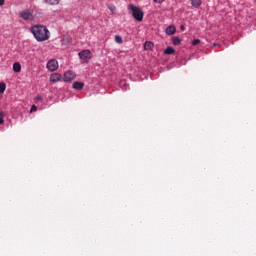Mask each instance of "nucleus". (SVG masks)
<instances>
[{
  "instance_id": "1",
  "label": "nucleus",
  "mask_w": 256,
  "mask_h": 256,
  "mask_svg": "<svg viewBox=\"0 0 256 256\" xmlns=\"http://www.w3.org/2000/svg\"><path fill=\"white\" fill-rule=\"evenodd\" d=\"M30 32L32 33L34 39L39 43H43V41H49L51 37V32L45 25L36 24L30 28Z\"/></svg>"
},
{
  "instance_id": "2",
  "label": "nucleus",
  "mask_w": 256,
  "mask_h": 256,
  "mask_svg": "<svg viewBox=\"0 0 256 256\" xmlns=\"http://www.w3.org/2000/svg\"><path fill=\"white\" fill-rule=\"evenodd\" d=\"M129 11L132 12V17H134V19L136 21H143V17H145V13L143 12V10H141V8L133 5V4H129L128 7Z\"/></svg>"
},
{
  "instance_id": "3",
  "label": "nucleus",
  "mask_w": 256,
  "mask_h": 256,
  "mask_svg": "<svg viewBox=\"0 0 256 256\" xmlns=\"http://www.w3.org/2000/svg\"><path fill=\"white\" fill-rule=\"evenodd\" d=\"M77 74H75V72H73V70H68L64 73L63 76V81L65 83H71V81H74V79H76Z\"/></svg>"
},
{
  "instance_id": "4",
  "label": "nucleus",
  "mask_w": 256,
  "mask_h": 256,
  "mask_svg": "<svg viewBox=\"0 0 256 256\" xmlns=\"http://www.w3.org/2000/svg\"><path fill=\"white\" fill-rule=\"evenodd\" d=\"M21 19H24V21H33L35 19V11H22L20 12Z\"/></svg>"
},
{
  "instance_id": "5",
  "label": "nucleus",
  "mask_w": 256,
  "mask_h": 256,
  "mask_svg": "<svg viewBox=\"0 0 256 256\" xmlns=\"http://www.w3.org/2000/svg\"><path fill=\"white\" fill-rule=\"evenodd\" d=\"M78 56L81 59V61H84V63H87V61H89V59H91V51L90 50H82L81 52H79Z\"/></svg>"
},
{
  "instance_id": "6",
  "label": "nucleus",
  "mask_w": 256,
  "mask_h": 256,
  "mask_svg": "<svg viewBox=\"0 0 256 256\" xmlns=\"http://www.w3.org/2000/svg\"><path fill=\"white\" fill-rule=\"evenodd\" d=\"M48 71H57L59 69V62L55 59H51L46 65Z\"/></svg>"
},
{
  "instance_id": "7",
  "label": "nucleus",
  "mask_w": 256,
  "mask_h": 256,
  "mask_svg": "<svg viewBox=\"0 0 256 256\" xmlns=\"http://www.w3.org/2000/svg\"><path fill=\"white\" fill-rule=\"evenodd\" d=\"M61 79H63V76H61V74H59V73H53L50 75V81L52 83H59V81H61Z\"/></svg>"
},
{
  "instance_id": "8",
  "label": "nucleus",
  "mask_w": 256,
  "mask_h": 256,
  "mask_svg": "<svg viewBox=\"0 0 256 256\" xmlns=\"http://www.w3.org/2000/svg\"><path fill=\"white\" fill-rule=\"evenodd\" d=\"M176 32L177 28L174 25L168 26L165 30L166 35H175Z\"/></svg>"
},
{
  "instance_id": "9",
  "label": "nucleus",
  "mask_w": 256,
  "mask_h": 256,
  "mask_svg": "<svg viewBox=\"0 0 256 256\" xmlns=\"http://www.w3.org/2000/svg\"><path fill=\"white\" fill-rule=\"evenodd\" d=\"M85 87V83L76 81L73 83V89H76L77 91H81Z\"/></svg>"
},
{
  "instance_id": "10",
  "label": "nucleus",
  "mask_w": 256,
  "mask_h": 256,
  "mask_svg": "<svg viewBox=\"0 0 256 256\" xmlns=\"http://www.w3.org/2000/svg\"><path fill=\"white\" fill-rule=\"evenodd\" d=\"M203 4V0H191V5L192 7H201V5Z\"/></svg>"
},
{
  "instance_id": "11",
  "label": "nucleus",
  "mask_w": 256,
  "mask_h": 256,
  "mask_svg": "<svg viewBox=\"0 0 256 256\" xmlns=\"http://www.w3.org/2000/svg\"><path fill=\"white\" fill-rule=\"evenodd\" d=\"M175 53V48L169 46L164 50V55H173Z\"/></svg>"
},
{
  "instance_id": "12",
  "label": "nucleus",
  "mask_w": 256,
  "mask_h": 256,
  "mask_svg": "<svg viewBox=\"0 0 256 256\" xmlns=\"http://www.w3.org/2000/svg\"><path fill=\"white\" fill-rule=\"evenodd\" d=\"M13 71H14V73L21 72V64L19 62H15L13 64Z\"/></svg>"
},
{
  "instance_id": "13",
  "label": "nucleus",
  "mask_w": 256,
  "mask_h": 256,
  "mask_svg": "<svg viewBox=\"0 0 256 256\" xmlns=\"http://www.w3.org/2000/svg\"><path fill=\"white\" fill-rule=\"evenodd\" d=\"M48 5H59V0H44Z\"/></svg>"
},
{
  "instance_id": "14",
  "label": "nucleus",
  "mask_w": 256,
  "mask_h": 256,
  "mask_svg": "<svg viewBox=\"0 0 256 256\" xmlns=\"http://www.w3.org/2000/svg\"><path fill=\"white\" fill-rule=\"evenodd\" d=\"M144 48H145L146 50H147V49H153V42H151V41L145 42Z\"/></svg>"
},
{
  "instance_id": "15",
  "label": "nucleus",
  "mask_w": 256,
  "mask_h": 256,
  "mask_svg": "<svg viewBox=\"0 0 256 256\" xmlns=\"http://www.w3.org/2000/svg\"><path fill=\"white\" fill-rule=\"evenodd\" d=\"M5 89H7L5 82H0V93H5Z\"/></svg>"
},
{
  "instance_id": "16",
  "label": "nucleus",
  "mask_w": 256,
  "mask_h": 256,
  "mask_svg": "<svg viewBox=\"0 0 256 256\" xmlns=\"http://www.w3.org/2000/svg\"><path fill=\"white\" fill-rule=\"evenodd\" d=\"M173 45H181V38L174 37L173 38Z\"/></svg>"
},
{
  "instance_id": "17",
  "label": "nucleus",
  "mask_w": 256,
  "mask_h": 256,
  "mask_svg": "<svg viewBox=\"0 0 256 256\" xmlns=\"http://www.w3.org/2000/svg\"><path fill=\"white\" fill-rule=\"evenodd\" d=\"M115 41H116V43L121 44V43H123V38L121 36H115Z\"/></svg>"
},
{
  "instance_id": "18",
  "label": "nucleus",
  "mask_w": 256,
  "mask_h": 256,
  "mask_svg": "<svg viewBox=\"0 0 256 256\" xmlns=\"http://www.w3.org/2000/svg\"><path fill=\"white\" fill-rule=\"evenodd\" d=\"M3 116H5V113L0 112V125H3V123H5V120L3 119Z\"/></svg>"
},
{
  "instance_id": "19",
  "label": "nucleus",
  "mask_w": 256,
  "mask_h": 256,
  "mask_svg": "<svg viewBox=\"0 0 256 256\" xmlns=\"http://www.w3.org/2000/svg\"><path fill=\"white\" fill-rule=\"evenodd\" d=\"M199 43H201V40L200 39H195L192 41V45H199Z\"/></svg>"
},
{
  "instance_id": "20",
  "label": "nucleus",
  "mask_w": 256,
  "mask_h": 256,
  "mask_svg": "<svg viewBox=\"0 0 256 256\" xmlns=\"http://www.w3.org/2000/svg\"><path fill=\"white\" fill-rule=\"evenodd\" d=\"M109 9L111 13H115V11H117V8L115 6H109Z\"/></svg>"
},
{
  "instance_id": "21",
  "label": "nucleus",
  "mask_w": 256,
  "mask_h": 256,
  "mask_svg": "<svg viewBox=\"0 0 256 256\" xmlns=\"http://www.w3.org/2000/svg\"><path fill=\"white\" fill-rule=\"evenodd\" d=\"M153 2L161 4V3H165V0H153Z\"/></svg>"
},
{
  "instance_id": "22",
  "label": "nucleus",
  "mask_w": 256,
  "mask_h": 256,
  "mask_svg": "<svg viewBox=\"0 0 256 256\" xmlns=\"http://www.w3.org/2000/svg\"><path fill=\"white\" fill-rule=\"evenodd\" d=\"M36 99H37V101H43V97L42 96H36Z\"/></svg>"
},
{
  "instance_id": "23",
  "label": "nucleus",
  "mask_w": 256,
  "mask_h": 256,
  "mask_svg": "<svg viewBox=\"0 0 256 256\" xmlns=\"http://www.w3.org/2000/svg\"><path fill=\"white\" fill-rule=\"evenodd\" d=\"M33 111H37V106L33 105V106L31 107V112H33Z\"/></svg>"
},
{
  "instance_id": "24",
  "label": "nucleus",
  "mask_w": 256,
  "mask_h": 256,
  "mask_svg": "<svg viewBox=\"0 0 256 256\" xmlns=\"http://www.w3.org/2000/svg\"><path fill=\"white\" fill-rule=\"evenodd\" d=\"M5 3V0H0V6Z\"/></svg>"
}]
</instances>
